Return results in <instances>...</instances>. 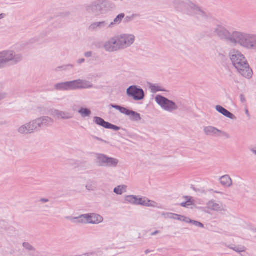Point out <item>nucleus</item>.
<instances>
[{
  "label": "nucleus",
  "mask_w": 256,
  "mask_h": 256,
  "mask_svg": "<svg viewBox=\"0 0 256 256\" xmlns=\"http://www.w3.org/2000/svg\"><path fill=\"white\" fill-rule=\"evenodd\" d=\"M250 150L251 152H252L254 154L256 155V146H254L252 148H250Z\"/></svg>",
  "instance_id": "nucleus-49"
},
{
  "label": "nucleus",
  "mask_w": 256,
  "mask_h": 256,
  "mask_svg": "<svg viewBox=\"0 0 256 256\" xmlns=\"http://www.w3.org/2000/svg\"><path fill=\"white\" fill-rule=\"evenodd\" d=\"M150 252V251L148 250H146V252H145V254H148V253H149Z\"/></svg>",
  "instance_id": "nucleus-54"
},
{
  "label": "nucleus",
  "mask_w": 256,
  "mask_h": 256,
  "mask_svg": "<svg viewBox=\"0 0 256 256\" xmlns=\"http://www.w3.org/2000/svg\"><path fill=\"white\" fill-rule=\"evenodd\" d=\"M84 256H89V254L86 253L84 254Z\"/></svg>",
  "instance_id": "nucleus-55"
},
{
  "label": "nucleus",
  "mask_w": 256,
  "mask_h": 256,
  "mask_svg": "<svg viewBox=\"0 0 256 256\" xmlns=\"http://www.w3.org/2000/svg\"><path fill=\"white\" fill-rule=\"evenodd\" d=\"M126 94L130 98L135 100H140L144 98L145 94L144 90L136 86H131L126 90Z\"/></svg>",
  "instance_id": "nucleus-9"
},
{
  "label": "nucleus",
  "mask_w": 256,
  "mask_h": 256,
  "mask_svg": "<svg viewBox=\"0 0 256 256\" xmlns=\"http://www.w3.org/2000/svg\"><path fill=\"white\" fill-rule=\"evenodd\" d=\"M125 15L124 14H118L114 20L113 22L109 24V27L110 28H112L116 25L119 24L124 18Z\"/></svg>",
  "instance_id": "nucleus-25"
},
{
  "label": "nucleus",
  "mask_w": 256,
  "mask_h": 256,
  "mask_svg": "<svg viewBox=\"0 0 256 256\" xmlns=\"http://www.w3.org/2000/svg\"><path fill=\"white\" fill-rule=\"evenodd\" d=\"M174 214L170 213V212H163L162 215L165 218H169V219H173Z\"/></svg>",
  "instance_id": "nucleus-40"
},
{
  "label": "nucleus",
  "mask_w": 256,
  "mask_h": 256,
  "mask_svg": "<svg viewBox=\"0 0 256 256\" xmlns=\"http://www.w3.org/2000/svg\"><path fill=\"white\" fill-rule=\"evenodd\" d=\"M138 196L133 195L126 196L124 200L126 202L130 204L137 205Z\"/></svg>",
  "instance_id": "nucleus-28"
},
{
  "label": "nucleus",
  "mask_w": 256,
  "mask_h": 256,
  "mask_svg": "<svg viewBox=\"0 0 256 256\" xmlns=\"http://www.w3.org/2000/svg\"><path fill=\"white\" fill-rule=\"evenodd\" d=\"M110 106L112 108H114L117 110H118L120 112V110L122 108V106H120L118 105H114V104H111L110 105Z\"/></svg>",
  "instance_id": "nucleus-44"
},
{
  "label": "nucleus",
  "mask_w": 256,
  "mask_h": 256,
  "mask_svg": "<svg viewBox=\"0 0 256 256\" xmlns=\"http://www.w3.org/2000/svg\"><path fill=\"white\" fill-rule=\"evenodd\" d=\"M206 208L211 210L215 212H225L226 207L222 202L211 200L206 204Z\"/></svg>",
  "instance_id": "nucleus-15"
},
{
  "label": "nucleus",
  "mask_w": 256,
  "mask_h": 256,
  "mask_svg": "<svg viewBox=\"0 0 256 256\" xmlns=\"http://www.w3.org/2000/svg\"><path fill=\"white\" fill-rule=\"evenodd\" d=\"M185 198L186 199V202H182L180 204V206H181L188 208V206L194 204V200L192 199V198L189 196H186Z\"/></svg>",
  "instance_id": "nucleus-33"
},
{
  "label": "nucleus",
  "mask_w": 256,
  "mask_h": 256,
  "mask_svg": "<svg viewBox=\"0 0 256 256\" xmlns=\"http://www.w3.org/2000/svg\"><path fill=\"white\" fill-rule=\"evenodd\" d=\"M126 186L124 185L118 186L114 188V192L116 194L121 195L126 190Z\"/></svg>",
  "instance_id": "nucleus-32"
},
{
  "label": "nucleus",
  "mask_w": 256,
  "mask_h": 256,
  "mask_svg": "<svg viewBox=\"0 0 256 256\" xmlns=\"http://www.w3.org/2000/svg\"><path fill=\"white\" fill-rule=\"evenodd\" d=\"M22 54L13 50H8L0 52V69L7 66H14L22 61Z\"/></svg>",
  "instance_id": "nucleus-3"
},
{
  "label": "nucleus",
  "mask_w": 256,
  "mask_h": 256,
  "mask_svg": "<svg viewBox=\"0 0 256 256\" xmlns=\"http://www.w3.org/2000/svg\"><path fill=\"white\" fill-rule=\"evenodd\" d=\"M92 138L94 139V140H96L98 141H100V142H105V143H106V142L102 139L101 138H100L98 137H97L96 136H92Z\"/></svg>",
  "instance_id": "nucleus-45"
},
{
  "label": "nucleus",
  "mask_w": 256,
  "mask_h": 256,
  "mask_svg": "<svg viewBox=\"0 0 256 256\" xmlns=\"http://www.w3.org/2000/svg\"><path fill=\"white\" fill-rule=\"evenodd\" d=\"M73 90L80 89H88L93 88L92 84L86 80L78 79L72 80Z\"/></svg>",
  "instance_id": "nucleus-14"
},
{
  "label": "nucleus",
  "mask_w": 256,
  "mask_h": 256,
  "mask_svg": "<svg viewBox=\"0 0 256 256\" xmlns=\"http://www.w3.org/2000/svg\"><path fill=\"white\" fill-rule=\"evenodd\" d=\"M109 23L106 20L96 22L92 23L88 28L90 30L97 31L105 28H110Z\"/></svg>",
  "instance_id": "nucleus-18"
},
{
  "label": "nucleus",
  "mask_w": 256,
  "mask_h": 256,
  "mask_svg": "<svg viewBox=\"0 0 256 256\" xmlns=\"http://www.w3.org/2000/svg\"><path fill=\"white\" fill-rule=\"evenodd\" d=\"M116 36L120 50L131 46L136 40V37L133 34H122Z\"/></svg>",
  "instance_id": "nucleus-8"
},
{
  "label": "nucleus",
  "mask_w": 256,
  "mask_h": 256,
  "mask_svg": "<svg viewBox=\"0 0 256 256\" xmlns=\"http://www.w3.org/2000/svg\"><path fill=\"white\" fill-rule=\"evenodd\" d=\"M160 233V231L158 230H156L155 232H152L151 234V236H155L156 235V234H158Z\"/></svg>",
  "instance_id": "nucleus-52"
},
{
  "label": "nucleus",
  "mask_w": 256,
  "mask_h": 256,
  "mask_svg": "<svg viewBox=\"0 0 256 256\" xmlns=\"http://www.w3.org/2000/svg\"><path fill=\"white\" fill-rule=\"evenodd\" d=\"M137 205L152 208H158V204L156 202L150 200L146 198H142L138 196Z\"/></svg>",
  "instance_id": "nucleus-20"
},
{
  "label": "nucleus",
  "mask_w": 256,
  "mask_h": 256,
  "mask_svg": "<svg viewBox=\"0 0 256 256\" xmlns=\"http://www.w3.org/2000/svg\"><path fill=\"white\" fill-rule=\"evenodd\" d=\"M116 36L106 41L103 46L106 51L112 52L120 50Z\"/></svg>",
  "instance_id": "nucleus-11"
},
{
  "label": "nucleus",
  "mask_w": 256,
  "mask_h": 256,
  "mask_svg": "<svg viewBox=\"0 0 256 256\" xmlns=\"http://www.w3.org/2000/svg\"><path fill=\"white\" fill-rule=\"evenodd\" d=\"M216 34L220 39L226 41L232 46L238 45V40L240 32L234 31L230 32L224 26L218 25L214 28Z\"/></svg>",
  "instance_id": "nucleus-4"
},
{
  "label": "nucleus",
  "mask_w": 256,
  "mask_h": 256,
  "mask_svg": "<svg viewBox=\"0 0 256 256\" xmlns=\"http://www.w3.org/2000/svg\"><path fill=\"white\" fill-rule=\"evenodd\" d=\"M54 88L60 91L73 90L72 81L56 84L54 85Z\"/></svg>",
  "instance_id": "nucleus-21"
},
{
  "label": "nucleus",
  "mask_w": 256,
  "mask_h": 256,
  "mask_svg": "<svg viewBox=\"0 0 256 256\" xmlns=\"http://www.w3.org/2000/svg\"><path fill=\"white\" fill-rule=\"evenodd\" d=\"M150 88L152 92H157L163 91L164 90L158 84H150Z\"/></svg>",
  "instance_id": "nucleus-34"
},
{
  "label": "nucleus",
  "mask_w": 256,
  "mask_h": 256,
  "mask_svg": "<svg viewBox=\"0 0 256 256\" xmlns=\"http://www.w3.org/2000/svg\"><path fill=\"white\" fill-rule=\"evenodd\" d=\"M220 184L226 187L230 188L232 185V181L230 176L228 175H224L220 178Z\"/></svg>",
  "instance_id": "nucleus-24"
},
{
  "label": "nucleus",
  "mask_w": 256,
  "mask_h": 256,
  "mask_svg": "<svg viewBox=\"0 0 256 256\" xmlns=\"http://www.w3.org/2000/svg\"><path fill=\"white\" fill-rule=\"evenodd\" d=\"M246 114H248V110H246Z\"/></svg>",
  "instance_id": "nucleus-56"
},
{
  "label": "nucleus",
  "mask_w": 256,
  "mask_h": 256,
  "mask_svg": "<svg viewBox=\"0 0 256 256\" xmlns=\"http://www.w3.org/2000/svg\"><path fill=\"white\" fill-rule=\"evenodd\" d=\"M215 108L217 112L222 114L226 117L232 120H236V117L234 114H232L230 112L228 111L227 110L223 108L222 106L218 105L216 106Z\"/></svg>",
  "instance_id": "nucleus-23"
},
{
  "label": "nucleus",
  "mask_w": 256,
  "mask_h": 256,
  "mask_svg": "<svg viewBox=\"0 0 256 256\" xmlns=\"http://www.w3.org/2000/svg\"><path fill=\"white\" fill-rule=\"evenodd\" d=\"M131 111L132 110H129L128 109H127L126 108L122 107L120 112L122 114H124L126 115H127V116H130V113Z\"/></svg>",
  "instance_id": "nucleus-43"
},
{
  "label": "nucleus",
  "mask_w": 256,
  "mask_h": 256,
  "mask_svg": "<svg viewBox=\"0 0 256 256\" xmlns=\"http://www.w3.org/2000/svg\"><path fill=\"white\" fill-rule=\"evenodd\" d=\"M84 56L86 58L91 57L92 56V52L90 51V52H85Z\"/></svg>",
  "instance_id": "nucleus-46"
},
{
  "label": "nucleus",
  "mask_w": 256,
  "mask_h": 256,
  "mask_svg": "<svg viewBox=\"0 0 256 256\" xmlns=\"http://www.w3.org/2000/svg\"><path fill=\"white\" fill-rule=\"evenodd\" d=\"M238 44L248 50H256V34L240 32Z\"/></svg>",
  "instance_id": "nucleus-5"
},
{
  "label": "nucleus",
  "mask_w": 256,
  "mask_h": 256,
  "mask_svg": "<svg viewBox=\"0 0 256 256\" xmlns=\"http://www.w3.org/2000/svg\"><path fill=\"white\" fill-rule=\"evenodd\" d=\"M99 4L101 14L108 13L114 8V4L108 0H99Z\"/></svg>",
  "instance_id": "nucleus-19"
},
{
  "label": "nucleus",
  "mask_w": 256,
  "mask_h": 256,
  "mask_svg": "<svg viewBox=\"0 0 256 256\" xmlns=\"http://www.w3.org/2000/svg\"><path fill=\"white\" fill-rule=\"evenodd\" d=\"M74 68V65L72 64H68L67 65L63 66L60 67H58L56 69V70H58V69H62V70H66Z\"/></svg>",
  "instance_id": "nucleus-39"
},
{
  "label": "nucleus",
  "mask_w": 256,
  "mask_h": 256,
  "mask_svg": "<svg viewBox=\"0 0 256 256\" xmlns=\"http://www.w3.org/2000/svg\"><path fill=\"white\" fill-rule=\"evenodd\" d=\"M22 246L26 250H34V247L28 242H24Z\"/></svg>",
  "instance_id": "nucleus-42"
},
{
  "label": "nucleus",
  "mask_w": 256,
  "mask_h": 256,
  "mask_svg": "<svg viewBox=\"0 0 256 256\" xmlns=\"http://www.w3.org/2000/svg\"><path fill=\"white\" fill-rule=\"evenodd\" d=\"M86 214H82L78 217L72 218V220H74V222L76 223L88 224V219L86 218Z\"/></svg>",
  "instance_id": "nucleus-27"
},
{
  "label": "nucleus",
  "mask_w": 256,
  "mask_h": 256,
  "mask_svg": "<svg viewBox=\"0 0 256 256\" xmlns=\"http://www.w3.org/2000/svg\"><path fill=\"white\" fill-rule=\"evenodd\" d=\"M172 4L176 10L189 15H195L198 18L206 16L198 6L190 0H173Z\"/></svg>",
  "instance_id": "nucleus-2"
},
{
  "label": "nucleus",
  "mask_w": 256,
  "mask_h": 256,
  "mask_svg": "<svg viewBox=\"0 0 256 256\" xmlns=\"http://www.w3.org/2000/svg\"><path fill=\"white\" fill-rule=\"evenodd\" d=\"M155 101L162 110L169 112H174L178 108L174 102L160 95H157L155 97Z\"/></svg>",
  "instance_id": "nucleus-7"
},
{
  "label": "nucleus",
  "mask_w": 256,
  "mask_h": 256,
  "mask_svg": "<svg viewBox=\"0 0 256 256\" xmlns=\"http://www.w3.org/2000/svg\"><path fill=\"white\" fill-rule=\"evenodd\" d=\"M84 61H85V60L84 58H80V59H79L78 60L77 62L78 64H80L84 62Z\"/></svg>",
  "instance_id": "nucleus-50"
},
{
  "label": "nucleus",
  "mask_w": 256,
  "mask_h": 256,
  "mask_svg": "<svg viewBox=\"0 0 256 256\" xmlns=\"http://www.w3.org/2000/svg\"><path fill=\"white\" fill-rule=\"evenodd\" d=\"M129 116L130 120L134 122H139L142 119L140 114L132 110L131 111Z\"/></svg>",
  "instance_id": "nucleus-29"
},
{
  "label": "nucleus",
  "mask_w": 256,
  "mask_h": 256,
  "mask_svg": "<svg viewBox=\"0 0 256 256\" xmlns=\"http://www.w3.org/2000/svg\"><path fill=\"white\" fill-rule=\"evenodd\" d=\"M230 248L238 253L244 252L246 250V247L242 246H230Z\"/></svg>",
  "instance_id": "nucleus-36"
},
{
  "label": "nucleus",
  "mask_w": 256,
  "mask_h": 256,
  "mask_svg": "<svg viewBox=\"0 0 256 256\" xmlns=\"http://www.w3.org/2000/svg\"><path fill=\"white\" fill-rule=\"evenodd\" d=\"M188 218L184 216L179 215V214H174L173 220H176L187 223Z\"/></svg>",
  "instance_id": "nucleus-35"
},
{
  "label": "nucleus",
  "mask_w": 256,
  "mask_h": 256,
  "mask_svg": "<svg viewBox=\"0 0 256 256\" xmlns=\"http://www.w3.org/2000/svg\"><path fill=\"white\" fill-rule=\"evenodd\" d=\"M86 188L88 191H94L96 190V182L94 181L89 182L86 184Z\"/></svg>",
  "instance_id": "nucleus-31"
},
{
  "label": "nucleus",
  "mask_w": 256,
  "mask_h": 256,
  "mask_svg": "<svg viewBox=\"0 0 256 256\" xmlns=\"http://www.w3.org/2000/svg\"><path fill=\"white\" fill-rule=\"evenodd\" d=\"M99 0L94 1L86 6V11L88 14L96 16L101 14Z\"/></svg>",
  "instance_id": "nucleus-16"
},
{
  "label": "nucleus",
  "mask_w": 256,
  "mask_h": 256,
  "mask_svg": "<svg viewBox=\"0 0 256 256\" xmlns=\"http://www.w3.org/2000/svg\"><path fill=\"white\" fill-rule=\"evenodd\" d=\"M4 18V14H0V20L3 18Z\"/></svg>",
  "instance_id": "nucleus-53"
},
{
  "label": "nucleus",
  "mask_w": 256,
  "mask_h": 256,
  "mask_svg": "<svg viewBox=\"0 0 256 256\" xmlns=\"http://www.w3.org/2000/svg\"><path fill=\"white\" fill-rule=\"evenodd\" d=\"M72 118L73 115L72 114L68 112L62 111L60 110L59 119L67 120H70Z\"/></svg>",
  "instance_id": "nucleus-26"
},
{
  "label": "nucleus",
  "mask_w": 256,
  "mask_h": 256,
  "mask_svg": "<svg viewBox=\"0 0 256 256\" xmlns=\"http://www.w3.org/2000/svg\"><path fill=\"white\" fill-rule=\"evenodd\" d=\"M187 223H191L193 225L195 226L196 227H198V228H202L204 227V226L202 223H201L199 222L196 221V220H191L190 218H188Z\"/></svg>",
  "instance_id": "nucleus-38"
},
{
  "label": "nucleus",
  "mask_w": 256,
  "mask_h": 256,
  "mask_svg": "<svg viewBox=\"0 0 256 256\" xmlns=\"http://www.w3.org/2000/svg\"><path fill=\"white\" fill-rule=\"evenodd\" d=\"M78 112L83 118L88 117L92 114L91 111L87 108H82L78 110Z\"/></svg>",
  "instance_id": "nucleus-30"
},
{
  "label": "nucleus",
  "mask_w": 256,
  "mask_h": 256,
  "mask_svg": "<svg viewBox=\"0 0 256 256\" xmlns=\"http://www.w3.org/2000/svg\"><path fill=\"white\" fill-rule=\"evenodd\" d=\"M94 122L96 124L107 129H112L116 131L120 130V127L106 122L104 119L100 117L95 116L94 118Z\"/></svg>",
  "instance_id": "nucleus-17"
},
{
  "label": "nucleus",
  "mask_w": 256,
  "mask_h": 256,
  "mask_svg": "<svg viewBox=\"0 0 256 256\" xmlns=\"http://www.w3.org/2000/svg\"><path fill=\"white\" fill-rule=\"evenodd\" d=\"M86 217L88 219V224H98L102 222L104 218H103L96 214H86Z\"/></svg>",
  "instance_id": "nucleus-22"
},
{
  "label": "nucleus",
  "mask_w": 256,
  "mask_h": 256,
  "mask_svg": "<svg viewBox=\"0 0 256 256\" xmlns=\"http://www.w3.org/2000/svg\"><path fill=\"white\" fill-rule=\"evenodd\" d=\"M37 130L39 128L50 126L54 124V120L48 116H42L33 120Z\"/></svg>",
  "instance_id": "nucleus-13"
},
{
  "label": "nucleus",
  "mask_w": 256,
  "mask_h": 256,
  "mask_svg": "<svg viewBox=\"0 0 256 256\" xmlns=\"http://www.w3.org/2000/svg\"><path fill=\"white\" fill-rule=\"evenodd\" d=\"M216 193H218V194H220V192H216Z\"/></svg>",
  "instance_id": "nucleus-57"
},
{
  "label": "nucleus",
  "mask_w": 256,
  "mask_h": 256,
  "mask_svg": "<svg viewBox=\"0 0 256 256\" xmlns=\"http://www.w3.org/2000/svg\"><path fill=\"white\" fill-rule=\"evenodd\" d=\"M228 55L232 65L239 74L245 78L250 79L253 72L244 55L236 50H232Z\"/></svg>",
  "instance_id": "nucleus-1"
},
{
  "label": "nucleus",
  "mask_w": 256,
  "mask_h": 256,
  "mask_svg": "<svg viewBox=\"0 0 256 256\" xmlns=\"http://www.w3.org/2000/svg\"><path fill=\"white\" fill-rule=\"evenodd\" d=\"M40 202L42 203H46L49 202V200L48 198H42L40 200Z\"/></svg>",
  "instance_id": "nucleus-48"
},
{
  "label": "nucleus",
  "mask_w": 256,
  "mask_h": 256,
  "mask_svg": "<svg viewBox=\"0 0 256 256\" xmlns=\"http://www.w3.org/2000/svg\"><path fill=\"white\" fill-rule=\"evenodd\" d=\"M6 96V94H0V100L4 99Z\"/></svg>",
  "instance_id": "nucleus-51"
},
{
  "label": "nucleus",
  "mask_w": 256,
  "mask_h": 256,
  "mask_svg": "<svg viewBox=\"0 0 256 256\" xmlns=\"http://www.w3.org/2000/svg\"><path fill=\"white\" fill-rule=\"evenodd\" d=\"M18 133L22 136L34 134L37 131L34 120H31L20 126L16 130Z\"/></svg>",
  "instance_id": "nucleus-10"
},
{
  "label": "nucleus",
  "mask_w": 256,
  "mask_h": 256,
  "mask_svg": "<svg viewBox=\"0 0 256 256\" xmlns=\"http://www.w3.org/2000/svg\"><path fill=\"white\" fill-rule=\"evenodd\" d=\"M94 156V162L98 167L115 168L120 163V160L118 158L110 157L103 154H96Z\"/></svg>",
  "instance_id": "nucleus-6"
},
{
  "label": "nucleus",
  "mask_w": 256,
  "mask_h": 256,
  "mask_svg": "<svg viewBox=\"0 0 256 256\" xmlns=\"http://www.w3.org/2000/svg\"><path fill=\"white\" fill-rule=\"evenodd\" d=\"M240 101L242 103L245 102L246 101V98H245V96H244V94H240Z\"/></svg>",
  "instance_id": "nucleus-47"
},
{
  "label": "nucleus",
  "mask_w": 256,
  "mask_h": 256,
  "mask_svg": "<svg viewBox=\"0 0 256 256\" xmlns=\"http://www.w3.org/2000/svg\"><path fill=\"white\" fill-rule=\"evenodd\" d=\"M49 114L50 116L59 119L60 110L52 108L49 110Z\"/></svg>",
  "instance_id": "nucleus-37"
},
{
  "label": "nucleus",
  "mask_w": 256,
  "mask_h": 256,
  "mask_svg": "<svg viewBox=\"0 0 256 256\" xmlns=\"http://www.w3.org/2000/svg\"><path fill=\"white\" fill-rule=\"evenodd\" d=\"M204 132L206 135L208 136H222L227 138H230V136L227 132L220 130L212 126L204 127Z\"/></svg>",
  "instance_id": "nucleus-12"
},
{
  "label": "nucleus",
  "mask_w": 256,
  "mask_h": 256,
  "mask_svg": "<svg viewBox=\"0 0 256 256\" xmlns=\"http://www.w3.org/2000/svg\"><path fill=\"white\" fill-rule=\"evenodd\" d=\"M70 15L71 13L69 11L62 12L59 14V16L62 18H68Z\"/></svg>",
  "instance_id": "nucleus-41"
}]
</instances>
